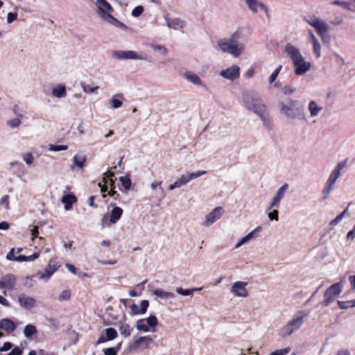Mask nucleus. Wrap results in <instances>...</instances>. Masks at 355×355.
I'll list each match as a JSON object with an SVG mask.
<instances>
[{
  "label": "nucleus",
  "instance_id": "32",
  "mask_svg": "<svg viewBox=\"0 0 355 355\" xmlns=\"http://www.w3.org/2000/svg\"><path fill=\"white\" fill-rule=\"evenodd\" d=\"M202 288H203V287L193 288H191V289H183L182 288H177L175 291L179 295H181L183 296H188V295H193V294L195 291H202Z\"/></svg>",
  "mask_w": 355,
  "mask_h": 355
},
{
  "label": "nucleus",
  "instance_id": "33",
  "mask_svg": "<svg viewBox=\"0 0 355 355\" xmlns=\"http://www.w3.org/2000/svg\"><path fill=\"white\" fill-rule=\"evenodd\" d=\"M36 334L37 329L33 324H28L24 329V334L27 338H31Z\"/></svg>",
  "mask_w": 355,
  "mask_h": 355
},
{
  "label": "nucleus",
  "instance_id": "49",
  "mask_svg": "<svg viewBox=\"0 0 355 355\" xmlns=\"http://www.w3.org/2000/svg\"><path fill=\"white\" fill-rule=\"evenodd\" d=\"M291 351V348L289 347L277 349L270 354V355H286L288 354Z\"/></svg>",
  "mask_w": 355,
  "mask_h": 355
},
{
  "label": "nucleus",
  "instance_id": "64",
  "mask_svg": "<svg viewBox=\"0 0 355 355\" xmlns=\"http://www.w3.org/2000/svg\"><path fill=\"white\" fill-rule=\"evenodd\" d=\"M103 352L105 355H116V351L113 347L105 349Z\"/></svg>",
  "mask_w": 355,
  "mask_h": 355
},
{
  "label": "nucleus",
  "instance_id": "8",
  "mask_svg": "<svg viewBox=\"0 0 355 355\" xmlns=\"http://www.w3.org/2000/svg\"><path fill=\"white\" fill-rule=\"evenodd\" d=\"M343 288V286L341 282L332 284L325 291L324 300L321 302V304L324 306H327L331 304L341 293Z\"/></svg>",
  "mask_w": 355,
  "mask_h": 355
},
{
  "label": "nucleus",
  "instance_id": "29",
  "mask_svg": "<svg viewBox=\"0 0 355 355\" xmlns=\"http://www.w3.org/2000/svg\"><path fill=\"white\" fill-rule=\"evenodd\" d=\"M152 293L157 297L163 300L173 299L175 297L173 293L164 291L159 288L153 290Z\"/></svg>",
  "mask_w": 355,
  "mask_h": 355
},
{
  "label": "nucleus",
  "instance_id": "60",
  "mask_svg": "<svg viewBox=\"0 0 355 355\" xmlns=\"http://www.w3.org/2000/svg\"><path fill=\"white\" fill-rule=\"evenodd\" d=\"M10 165L11 166H17L18 167L19 172H21L23 174H24V171H23L24 165L21 163H20L19 162H18V161H13V162L10 163Z\"/></svg>",
  "mask_w": 355,
  "mask_h": 355
},
{
  "label": "nucleus",
  "instance_id": "15",
  "mask_svg": "<svg viewBox=\"0 0 355 355\" xmlns=\"http://www.w3.org/2000/svg\"><path fill=\"white\" fill-rule=\"evenodd\" d=\"M262 228L260 226H258L253 229L251 232H250L247 235L242 237L238 243L235 245L234 248H239L241 245L248 243L252 240L256 239L259 236L261 231Z\"/></svg>",
  "mask_w": 355,
  "mask_h": 355
},
{
  "label": "nucleus",
  "instance_id": "55",
  "mask_svg": "<svg viewBox=\"0 0 355 355\" xmlns=\"http://www.w3.org/2000/svg\"><path fill=\"white\" fill-rule=\"evenodd\" d=\"M150 187L152 189L155 190L156 189H159L162 194H164V189L162 187V182H156L154 181L150 184Z\"/></svg>",
  "mask_w": 355,
  "mask_h": 355
},
{
  "label": "nucleus",
  "instance_id": "6",
  "mask_svg": "<svg viewBox=\"0 0 355 355\" xmlns=\"http://www.w3.org/2000/svg\"><path fill=\"white\" fill-rule=\"evenodd\" d=\"M307 316V313L299 312L295 317L293 318L279 329V336L282 338H286L291 335L293 332L300 329L304 322V319Z\"/></svg>",
  "mask_w": 355,
  "mask_h": 355
},
{
  "label": "nucleus",
  "instance_id": "44",
  "mask_svg": "<svg viewBox=\"0 0 355 355\" xmlns=\"http://www.w3.org/2000/svg\"><path fill=\"white\" fill-rule=\"evenodd\" d=\"M144 320H145V322H146V324L150 327H155L158 324V320H157V319L155 315H150V316H149L148 318H147L146 319H144Z\"/></svg>",
  "mask_w": 355,
  "mask_h": 355
},
{
  "label": "nucleus",
  "instance_id": "35",
  "mask_svg": "<svg viewBox=\"0 0 355 355\" xmlns=\"http://www.w3.org/2000/svg\"><path fill=\"white\" fill-rule=\"evenodd\" d=\"M40 256V253L35 252L31 256H25V255H19L16 257V261L19 262L22 261H32L35 259L38 258Z\"/></svg>",
  "mask_w": 355,
  "mask_h": 355
},
{
  "label": "nucleus",
  "instance_id": "51",
  "mask_svg": "<svg viewBox=\"0 0 355 355\" xmlns=\"http://www.w3.org/2000/svg\"><path fill=\"white\" fill-rule=\"evenodd\" d=\"M71 297V292L69 290L63 291L58 297L60 301L68 300Z\"/></svg>",
  "mask_w": 355,
  "mask_h": 355
},
{
  "label": "nucleus",
  "instance_id": "31",
  "mask_svg": "<svg viewBox=\"0 0 355 355\" xmlns=\"http://www.w3.org/2000/svg\"><path fill=\"white\" fill-rule=\"evenodd\" d=\"M57 270V267L49 264L44 270V272L40 273V279L48 280L51 275Z\"/></svg>",
  "mask_w": 355,
  "mask_h": 355
},
{
  "label": "nucleus",
  "instance_id": "1",
  "mask_svg": "<svg viewBox=\"0 0 355 355\" xmlns=\"http://www.w3.org/2000/svg\"><path fill=\"white\" fill-rule=\"evenodd\" d=\"M280 113L288 120L306 121L304 106L299 101L287 98L278 103Z\"/></svg>",
  "mask_w": 355,
  "mask_h": 355
},
{
  "label": "nucleus",
  "instance_id": "54",
  "mask_svg": "<svg viewBox=\"0 0 355 355\" xmlns=\"http://www.w3.org/2000/svg\"><path fill=\"white\" fill-rule=\"evenodd\" d=\"M343 218H344L343 214H340L334 219L331 220V222L329 223V225L331 226H334V227L336 226L338 223H340L341 222V220L343 219Z\"/></svg>",
  "mask_w": 355,
  "mask_h": 355
},
{
  "label": "nucleus",
  "instance_id": "62",
  "mask_svg": "<svg viewBox=\"0 0 355 355\" xmlns=\"http://www.w3.org/2000/svg\"><path fill=\"white\" fill-rule=\"evenodd\" d=\"M12 347V345L10 342H6L2 347H0V352H7L10 350Z\"/></svg>",
  "mask_w": 355,
  "mask_h": 355
},
{
  "label": "nucleus",
  "instance_id": "20",
  "mask_svg": "<svg viewBox=\"0 0 355 355\" xmlns=\"http://www.w3.org/2000/svg\"><path fill=\"white\" fill-rule=\"evenodd\" d=\"M168 28L178 30L184 27V21L179 18L171 19L167 16L164 17Z\"/></svg>",
  "mask_w": 355,
  "mask_h": 355
},
{
  "label": "nucleus",
  "instance_id": "42",
  "mask_svg": "<svg viewBox=\"0 0 355 355\" xmlns=\"http://www.w3.org/2000/svg\"><path fill=\"white\" fill-rule=\"evenodd\" d=\"M120 182H121L122 186L126 189H130L131 187V180L128 176H122L119 178Z\"/></svg>",
  "mask_w": 355,
  "mask_h": 355
},
{
  "label": "nucleus",
  "instance_id": "9",
  "mask_svg": "<svg viewBox=\"0 0 355 355\" xmlns=\"http://www.w3.org/2000/svg\"><path fill=\"white\" fill-rule=\"evenodd\" d=\"M206 171H198L192 173H188L180 176L173 184L168 186V189L172 191L187 184L190 180L198 178L201 175H205Z\"/></svg>",
  "mask_w": 355,
  "mask_h": 355
},
{
  "label": "nucleus",
  "instance_id": "61",
  "mask_svg": "<svg viewBox=\"0 0 355 355\" xmlns=\"http://www.w3.org/2000/svg\"><path fill=\"white\" fill-rule=\"evenodd\" d=\"M339 307L342 309H347L350 307V302L349 301H338Z\"/></svg>",
  "mask_w": 355,
  "mask_h": 355
},
{
  "label": "nucleus",
  "instance_id": "63",
  "mask_svg": "<svg viewBox=\"0 0 355 355\" xmlns=\"http://www.w3.org/2000/svg\"><path fill=\"white\" fill-rule=\"evenodd\" d=\"M22 353H23L22 349H21L19 347H15L7 355H21Z\"/></svg>",
  "mask_w": 355,
  "mask_h": 355
},
{
  "label": "nucleus",
  "instance_id": "59",
  "mask_svg": "<svg viewBox=\"0 0 355 355\" xmlns=\"http://www.w3.org/2000/svg\"><path fill=\"white\" fill-rule=\"evenodd\" d=\"M149 306V302L146 300H144L141 302L140 311L144 314Z\"/></svg>",
  "mask_w": 355,
  "mask_h": 355
},
{
  "label": "nucleus",
  "instance_id": "30",
  "mask_svg": "<svg viewBox=\"0 0 355 355\" xmlns=\"http://www.w3.org/2000/svg\"><path fill=\"white\" fill-rule=\"evenodd\" d=\"M62 202L64 204V209L69 211L76 202V198L73 195H65L62 198Z\"/></svg>",
  "mask_w": 355,
  "mask_h": 355
},
{
  "label": "nucleus",
  "instance_id": "4",
  "mask_svg": "<svg viewBox=\"0 0 355 355\" xmlns=\"http://www.w3.org/2000/svg\"><path fill=\"white\" fill-rule=\"evenodd\" d=\"M239 37V34L235 32L230 38L218 40L217 42L218 46L222 52L229 53L233 57L237 58L244 51V44L238 41Z\"/></svg>",
  "mask_w": 355,
  "mask_h": 355
},
{
  "label": "nucleus",
  "instance_id": "3",
  "mask_svg": "<svg viewBox=\"0 0 355 355\" xmlns=\"http://www.w3.org/2000/svg\"><path fill=\"white\" fill-rule=\"evenodd\" d=\"M242 101L247 110L254 113L265 124H267L268 121L266 117L267 108L257 94L251 92H245L242 95Z\"/></svg>",
  "mask_w": 355,
  "mask_h": 355
},
{
  "label": "nucleus",
  "instance_id": "41",
  "mask_svg": "<svg viewBox=\"0 0 355 355\" xmlns=\"http://www.w3.org/2000/svg\"><path fill=\"white\" fill-rule=\"evenodd\" d=\"M21 123V119L19 118H14L10 120L7 121L6 124L8 127L12 128H18Z\"/></svg>",
  "mask_w": 355,
  "mask_h": 355
},
{
  "label": "nucleus",
  "instance_id": "57",
  "mask_svg": "<svg viewBox=\"0 0 355 355\" xmlns=\"http://www.w3.org/2000/svg\"><path fill=\"white\" fill-rule=\"evenodd\" d=\"M112 105L114 109H118L121 107L123 105V102L121 100L116 99L114 97H112Z\"/></svg>",
  "mask_w": 355,
  "mask_h": 355
},
{
  "label": "nucleus",
  "instance_id": "26",
  "mask_svg": "<svg viewBox=\"0 0 355 355\" xmlns=\"http://www.w3.org/2000/svg\"><path fill=\"white\" fill-rule=\"evenodd\" d=\"M87 161L86 155L83 154H77L73 157V164L71 166L72 171H74L75 167H78V168H83L85 166V164Z\"/></svg>",
  "mask_w": 355,
  "mask_h": 355
},
{
  "label": "nucleus",
  "instance_id": "16",
  "mask_svg": "<svg viewBox=\"0 0 355 355\" xmlns=\"http://www.w3.org/2000/svg\"><path fill=\"white\" fill-rule=\"evenodd\" d=\"M153 343V339L149 336H141L136 339L130 345V350H137L140 345H144L145 349H148L150 344Z\"/></svg>",
  "mask_w": 355,
  "mask_h": 355
},
{
  "label": "nucleus",
  "instance_id": "23",
  "mask_svg": "<svg viewBox=\"0 0 355 355\" xmlns=\"http://www.w3.org/2000/svg\"><path fill=\"white\" fill-rule=\"evenodd\" d=\"M308 110L310 117L314 118L318 116L320 113L323 110V107L318 104V103L311 100L308 103Z\"/></svg>",
  "mask_w": 355,
  "mask_h": 355
},
{
  "label": "nucleus",
  "instance_id": "11",
  "mask_svg": "<svg viewBox=\"0 0 355 355\" xmlns=\"http://www.w3.org/2000/svg\"><path fill=\"white\" fill-rule=\"evenodd\" d=\"M288 189V184L285 183L277 189L269 202L267 207L268 211L272 210V208H279L280 202L284 198Z\"/></svg>",
  "mask_w": 355,
  "mask_h": 355
},
{
  "label": "nucleus",
  "instance_id": "5",
  "mask_svg": "<svg viewBox=\"0 0 355 355\" xmlns=\"http://www.w3.org/2000/svg\"><path fill=\"white\" fill-rule=\"evenodd\" d=\"M96 6L97 8V15L103 21L116 27L126 28L125 25L112 15L114 9L108 1L106 0H96Z\"/></svg>",
  "mask_w": 355,
  "mask_h": 355
},
{
  "label": "nucleus",
  "instance_id": "14",
  "mask_svg": "<svg viewBox=\"0 0 355 355\" xmlns=\"http://www.w3.org/2000/svg\"><path fill=\"white\" fill-rule=\"evenodd\" d=\"M220 76L229 80H234L239 78L240 68L237 65H232L220 71Z\"/></svg>",
  "mask_w": 355,
  "mask_h": 355
},
{
  "label": "nucleus",
  "instance_id": "34",
  "mask_svg": "<svg viewBox=\"0 0 355 355\" xmlns=\"http://www.w3.org/2000/svg\"><path fill=\"white\" fill-rule=\"evenodd\" d=\"M331 4L335 6H341L347 10H351V11H355V7H352V5L349 1H341L339 0H335L331 2Z\"/></svg>",
  "mask_w": 355,
  "mask_h": 355
},
{
  "label": "nucleus",
  "instance_id": "37",
  "mask_svg": "<svg viewBox=\"0 0 355 355\" xmlns=\"http://www.w3.org/2000/svg\"><path fill=\"white\" fill-rule=\"evenodd\" d=\"M313 44V51L317 58L321 56V45L318 40L311 43Z\"/></svg>",
  "mask_w": 355,
  "mask_h": 355
},
{
  "label": "nucleus",
  "instance_id": "38",
  "mask_svg": "<svg viewBox=\"0 0 355 355\" xmlns=\"http://www.w3.org/2000/svg\"><path fill=\"white\" fill-rule=\"evenodd\" d=\"M278 209L279 208H272L270 211L266 209L267 216L270 220L278 221Z\"/></svg>",
  "mask_w": 355,
  "mask_h": 355
},
{
  "label": "nucleus",
  "instance_id": "47",
  "mask_svg": "<svg viewBox=\"0 0 355 355\" xmlns=\"http://www.w3.org/2000/svg\"><path fill=\"white\" fill-rule=\"evenodd\" d=\"M282 69V65H279L269 77V83L272 84L275 81Z\"/></svg>",
  "mask_w": 355,
  "mask_h": 355
},
{
  "label": "nucleus",
  "instance_id": "45",
  "mask_svg": "<svg viewBox=\"0 0 355 355\" xmlns=\"http://www.w3.org/2000/svg\"><path fill=\"white\" fill-rule=\"evenodd\" d=\"M68 148L67 146L66 145H54V144H50L49 147V150L50 151H62L66 150Z\"/></svg>",
  "mask_w": 355,
  "mask_h": 355
},
{
  "label": "nucleus",
  "instance_id": "2",
  "mask_svg": "<svg viewBox=\"0 0 355 355\" xmlns=\"http://www.w3.org/2000/svg\"><path fill=\"white\" fill-rule=\"evenodd\" d=\"M287 56L291 60L294 72L297 76L304 75L311 68V63L306 61L300 50L291 44H287L284 49Z\"/></svg>",
  "mask_w": 355,
  "mask_h": 355
},
{
  "label": "nucleus",
  "instance_id": "28",
  "mask_svg": "<svg viewBox=\"0 0 355 355\" xmlns=\"http://www.w3.org/2000/svg\"><path fill=\"white\" fill-rule=\"evenodd\" d=\"M52 95L54 97L62 98L66 96L67 90L66 87L64 85L60 84L56 87H53L52 89Z\"/></svg>",
  "mask_w": 355,
  "mask_h": 355
},
{
  "label": "nucleus",
  "instance_id": "19",
  "mask_svg": "<svg viewBox=\"0 0 355 355\" xmlns=\"http://www.w3.org/2000/svg\"><path fill=\"white\" fill-rule=\"evenodd\" d=\"M346 164L347 160L339 162L332 170L327 180L336 183L338 179L342 175L341 171L346 166Z\"/></svg>",
  "mask_w": 355,
  "mask_h": 355
},
{
  "label": "nucleus",
  "instance_id": "10",
  "mask_svg": "<svg viewBox=\"0 0 355 355\" xmlns=\"http://www.w3.org/2000/svg\"><path fill=\"white\" fill-rule=\"evenodd\" d=\"M114 59L120 60H147L146 54L142 52H137L135 51H114L112 55Z\"/></svg>",
  "mask_w": 355,
  "mask_h": 355
},
{
  "label": "nucleus",
  "instance_id": "48",
  "mask_svg": "<svg viewBox=\"0 0 355 355\" xmlns=\"http://www.w3.org/2000/svg\"><path fill=\"white\" fill-rule=\"evenodd\" d=\"M103 175H104L103 178V182L105 184H107L108 182V180H109L110 182V185L112 187L113 184H114V182L112 181V177H114V173L111 171H107V173H104Z\"/></svg>",
  "mask_w": 355,
  "mask_h": 355
},
{
  "label": "nucleus",
  "instance_id": "53",
  "mask_svg": "<svg viewBox=\"0 0 355 355\" xmlns=\"http://www.w3.org/2000/svg\"><path fill=\"white\" fill-rule=\"evenodd\" d=\"M281 91L285 95H290L295 92V89L286 85L282 87Z\"/></svg>",
  "mask_w": 355,
  "mask_h": 355
},
{
  "label": "nucleus",
  "instance_id": "27",
  "mask_svg": "<svg viewBox=\"0 0 355 355\" xmlns=\"http://www.w3.org/2000/svg\"><path fill=\"white\" fill-rule=\"evenodd\" d=\"M0 329H3L8 333H12L15 330L16 326L12 320L3 318L0 320Z\"/></svg>",
  "mask_w": 355,
  "mask_h": 355
},
{
  "label": "nucleus",
  "instance_id": "13",
  "mask_svg": "<svg viewBox=\"0 0 355 355\" xmlns=\"http://www.w3.org/2000/svg\"><path fill=\"white\" fill-rule=\"evenodd\" d=\"M223 214V209L220 207L214 208L210 213L205 216V220L202 223L203 227H209L217 221Z\"/></svg>",
  "mask_w": 355,
  "mask_h": 355
},
{
  "label": "nucleus",
  "instance_id": "52",
  "mask_svg": "<svg viewBox=\"0 0 355 355\" xmlns=\"http://www.w3.org/2000/svg\"><path fill=\"white\" fill-rule=\"evenodd\" d=\"M144 12V8L141 6H137L132 11V15L135 17H137L141 15Z\"/></svg>",
  "mask_w": 355,
  "mask_h": 355
},
{
  "label": "nucleus",
  "instance_id": "50",
  "mask_svg": "<svg viewBox=\"0 0 355 355\" xmlns=\"http://www.w3.org/2000/svg\"><path fill=\"white\" fill-rule=\"evenodd\" d=\"M0 205H4L6 210H9L10 209L8 195H4L1 197L0 199Z\"/></svg>",
  "mask_w": 355,
  "mask_h": 355
},
{
  "label": "nucleus",
  "instance_id": "56",
  "mask_svg": "<svg viewBox=\"0 0 355 355\" xmlns=\"http://www.w3.org/2000/svg\"><path fill=\"white\" fill-rule=\"evenodd\" d=\"M17 12H8V15H7V23L8 24L12 23L15 20L17 19Z\"/></svg>",
  "mask_w": 355,
  "mask_h": 355
},
{
  "label": "nucleus",
  "instance_id": "40",
  "mask_svg": "<svg viewBox=\"0 0 355 355\" xmlns=\"http://www.w3.org/2000/svg\"><path fill=\"white\" fill-rule=\"evenodd\" d=\"M150 46L154 51L159 52L163 55H166L168 53L166 48L162 45L152 44Z\"/></svg>",
  "mask_w": 355,
  "mask_h": 355
},
{
  "label": "nucleus",
  "instance_id": "24",
  "mask_svg": "<svg viewBox=\"0 0 355 355\" xmlns=\"http://www.w3.org/2000/svg\"><path fill=\"white\" fill-rule=\"evenodd\" d=\"M335 182L327 180L321 192L320 201H324L329 198L331 191L335 187Z\"/></svg>",
  "mask_w": 355,
  "mask_h": 355
},
{
  "label": "nucleus",
  "instance_id": "12",
  "mask_svg": "<svg viewBox=\"0 0 355 355\" xmlns=\"http://www.w3.org/2000/svg\"><path fill=\"white\" fill-rule=\"evenodd\" d=\"M248 283L247 282L237 281L232 284L230 293L234 297H246L248 292L246 288Z\"/></svg>",
  "mask_w": 355,
  "mask_h": 355
},
{
  "label": "nucleus",
  "instance_id": "43",
  "mask_svg": "<svg viewBox=\"0 0 355 355\" xmlns=\"http://www.w3.org/2000/svg\"><path fill=\"white\" fill-rule=\"evenodd\" d=\"M132 331V329L128 324H123L120 327V332L125 337L129 336Z\"/></svg>",
  "mask_w": 355,
  "mask_h": 355
},
{
  "label": "nucleus",
  "instance_id": "18",
  "mask_svg": "<svg viewBox=\"0 0 355 355\" xmlns=\"http://www.w3.org/2000/svg\"><path fill=\"white\" fill-rule=\"evenodd\" d=\"M19 306L26 309H31L36 306V300L26 295L18 296L17 299Z\"/></svg>",
  "mask_w": 355,
  "mask_h": 355
},
{
  "label": "nucleus",
  "instance_id": "21",
  "mask_svg": "<svg viewBox=\"0 0 355 355\" xmlns=\"http://www.w3.org/2000/svg\"><path fill=\"white\" fill-rule=\"evenodd\" d=\"M245 2L249 9L253 12H257L258 8H259L264 11L267 16H268V10L261 2H259L257 0H245Z\"/></svg>",
  "mask_w": 355,
  "mask_h": 355
},
{
  "label": "nucleus",
  "instance_id": "17",
  "mask_svg": "<svg viewBox=\"0 0 355 355\" xmlns=\"http://www.w3.org/2000/svg\"><path fill=\"white\" fill-rule=\"evenodd\" d=\"M15 285V277L11 274L6 275L0 278V288L12 290Z\"/></svg>",
  "mask_w": 355,
  "mask_h": 355
},
{
  "label": "nucleus",
  "instance_id": "39",
  "mask_svg": "<svg viewBox=\"0 0 355 355\" xmlns=\"http://www.w3.org/2000/svg\"><path fill=\"white\" fill-rule=\"evenodd\" d=\"M106 338L108 340H114L117 336V332L115 329L112 327L107 328L105 329Z\"/></svg>",
  "mask_w": 355,
  "mask_h": 355
},
{
  "label": "nucleus",
  "instance_id": "46",
  "mask_svg": "<svg viewBox=\"0 0 355 355\" xmlns=\"http://www.w3.org/2000/svg\"><path fill=\"white\" fill-rule=\"evenodd\" d=\"M22 159L27 165H31L34 161V157L31 153L24 154L22 155Z\"/></svg>",
  "mask_w": 355,
  "mask_h": 355
},
{
  "label": "nucleus",
  "instance_id": "36",
  "mask_svg": "<svg viewBox=\"0 0 355 355\" xmlns=\"http://www.w3.org/2000/svg\"><path fill=\"white\" fill-rule=\"evenodd\" d=\"M136 328L140 331L148 332L150 331V327L146 323L144 319L139 320L137 322Z\"/></svg>",
  "mask_w": 355,
  "mask_h": 355
},
{
  "label": "nucleus",
  "instance_id": "22",
  "mask_svg": "<svg viewBox=\"0 0 355 355\" xmlns=\"http://www.w3.org/2000/svg\"><path fill=\"white\" fill-rule=\"evenodd\" d=\"M184 78L189 83L200 86V87H205V85L200 78L195 73L188 71H186L184 74Z\"/></svg>",
  "mask_w": 355,
  "mask_h": 355
},
{
  "label": "nucleus",
  "instance_id": "7",
  "mask_svg": "<svg viewBox=\"0 0 355 355\" xmlns=\"http://www.w3.org/2000/svg\"><path fill=\"white\" fill-rule=\"evenodd\" d=\"M306 22L315 28L317 33L320 36L324 43H329L331 37L329 35V26L322 19L315 16H310L306 19Z\"/></svg>",
  "mask_w": 355,
  "mask_h": 355
},
{
  "label": "nucleus",
  "instance_id": "58",
  "mask_svg": "<svg viewBox=\"0 0 355 355\" xmlns=\"http://www.w3.org/2000/svg\"><path fill=\"white\" fill-rule=\"evenodd\" d=\"M98 88L99 87L98 86H95V87L85 86V87H83V92L85 93L93 94V93H96Z\"/></svg>",
  "mask_w": 355,
  "mask_h": 355
},
{
  "label": "nucleus",
  "instance_id": "25",
  "mask_svg": "<svg viewBox=\"0 0 355 355\" xmlns=\"http://www.w3.org/2000/svg\"><path fill=\"white\" fill-rule=\"evenodd\" d=\"M123 214V209L119 207H113L110 214L109 215L110 225H114L118 222Z\"/></svg>",
  "mask_w": 355,
  "mask_h": 355
}]
</instances>
